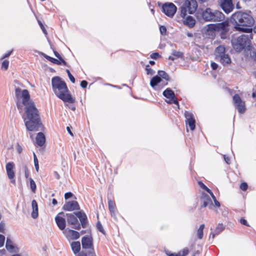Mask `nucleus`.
Masks as SVG:
<instances>
[{"label": "nucleus", "mask_w": 256, "mask_h": 256, "mask_svg": "<svg viewBox=\"0 0 256 256\" xmlns=\"http://www.w3.org/2000/svg\"><path fill=\"white\" fill-rule=\"evenodd\" d=\"M23 105L25 106V116H23L26 127L28 131H38L41 125L39 112L34 102L30 100L29 92H23Z\"/></svg>", "instance_id": "obj_1"}, {"label": "nucleus", "mask_w": 256, "mask_h": 256, "mask_svg": "<svg viewBox=\"0 0 256 256\" xmlns=\"http://www.w3.org/2000/svg\"><path fill=\"white\" fill-rule=\"evenodd\" d=\"M250 13V12H246L238 11L232 15L230 22L234 26L236 30L244 32H252L254 20Z\"/></svg>", "instance_id": "obj_2"}, {"label": "nucleus", "mask_w": 256, "mask_h": 256, "mask_svg": "<svg viewBox=\"0 0 256 256\" xmlns=\"http://www.w3.org/2000/svg\"><path fill=\"white\" fill-rule=\"evenodd\" d=\"M52 85L54 93L60 99L70 104L74 102V99L69 93L66 83L60 77L55 76L52 78Z\"/></svg>", "instance_id": "obj_3"}, {"label": "nucleus", "mask_w": 256, "mask_h": 256, "mask_svg": "<svg viewBox=\"0 0 256 256\" xmlns=\"http://www.w3.org/2000/svg\"><path fill=\"white\" fill-rule=\"evenodd\" d=\"M248 34H242L237 38L236 40H233L232 44L234 48L238 52H240L243 49L250 50L251 40L252 38V32H248Z\"/></svg>", "instance_id": "obj_4"}, {"label": "nucleus", "mask_w": 256, "mask_h": 256, "mask_svg": "<svg viewBox=\"0 0 256 256\" xmlns=\"http://www.w3.org/2000/svg\"><path fill=\"white\" fill-rule=\"evenodd\" d=\"M202 18L206 22H222L224 20V14L220 11L206 8L202 14Z\"/></svg>", "instance_id": "obj_5"}, {"label": "nucleus", "mask_w": 256, "mask_h": 256, "mask_svg": "<svg viewBox=\"0 0 256 256\" xmlns=\"http://www.w3.org/2000/svg\"><path fill=\"white\" fill-rule=\"evenodd\" d=\"M176 6L172 2H166L162 6V12L168 16L172 18L176 12Z\"/></svg>", "instance_id": "obj_6"}, {"label": "nucleus", "mask_w": 256, "mask_h": 256, "mask_svg": "<svg viewBox=\"0 0 256 256\" xmlns=\"http://www.w3.org/2000/svg\"><path fill=\"white\" fill-rule=\"evenodd\" d=\"M233 101L235 107L237 108L240 114H244L246 111L245 102L241 99L238 94H235L233 96Z\"/></svg>", "instance_id": "obj_7"}, {"label": "nucleus", "mask_w": 256, "mask_h": 256, "mask_svg": "<svg viewBox=\"0 0 256 256\" xmlns=\"http://www.w3.org/2000/svg\"><path fill=\"white\" fill-rule=\"evenodd\" d=\"M82 245L83 249H88V251L92 250H94L93 245V240L90 236H84L82 238Z\"/></svg>", "instance_id": "obj_8"}, {"label": "nucleus", "mask_w": 256, "mask_h": 256, "mask_svg": "<svg viewBox=\"0 0 256 256\" xmlns=\"http://www.w3.org/2000/svg\"><path fill=\"white\" fill-rule=\"evenodd\" d=\"M15 165L13 162H9L6 164V169L8 178L10 180V182L15 184L16 180L14 179L15 176V172L14 170Z\"/></svg>", "instance_id": "obj_9"}, {"label": "nucleus", "mask_w": 256, "mask_h": 256, "mask_svg": "<svg viewBox=\"0 0 256 256\" xmlns=\"http://www.w3.org/2000/svg\"><path fill=\"white\" fill-rule=\"evenodd\" d=\"M184 116L186 124L188 125L192 130H194L196 128V120L193 114L190 112L186 111L184 112Z\"/></svg>", "instance_id": "obj_10"}, {"label": "nucleus", "mask_w": 256, "mask_h": 256, "mask_svg": "<svg viewBox=\"0 0 256 256\" xmlns=\"http://www.w3.org/2000/svg\"><path fill=\"white\" fill-rule=\"evenodd\" d=\"M220 6L222 10L227 14L230 12L234 8L232 0H220Z\"/></svg>", "instance_id": "obj_11"}, {"label": "nucleus", "mask_w": 256, "mask_h": 256, "mask_svg": "<svg viewBox=\"0 0 256 256\" xmlns=\"http://www.w3.org/2000/svg\"><path fill=\"white\" fill-rule=\"evenodd\" d=\"M62 209L64 210L71 212L75 210H80V206L76 201L71 200L67 202L64 205Z\"/></svg>", "instance_id": "obj_12"}, {"label": "nucleus", "mask_w": 256, "mask_h": 256, "mask_svg": "<svg viewBox=\"0 0 256 256\" xmlns=\"http://www.w3.org/2000/svg\"><path fill=\"white\" fill-rule=\"evenodd\" d=\"M200 201L202 203L201 207H206L208 206L210 209H212L214 207V205L212 200L208 194L203 193L200 198Z\"/></svg>", "instance_id": "obj_13"}, {"label": "nucleus", "mask_w": 256, "mask_h": 256, "mask_svg": "<svg viewBox=\"0 0 256 256\" xmlns=\"http://www.w3.org/2000/svg\"><path fill=\"white\" fill-rule=\"evenodd\" d=\"M184 4L188 8L190 14H194L198 7L197 2L196 0H186Z\"/></svg>", "instance_id": "obj_14"}, {"label": "nucleus", "mask_w": 256, "mask_h": 256, "mask_svg": "<svg viewBox=\"0 0 256 256\" xmlns=\"http://www.w3.org/2000/svg\"><path fill=\"white\" fill-rule=\"evenodd\" d=\"M74 214L80 220L82 227L86 228L88 224V218L86 214L81 211L76 212Z\"/></svg>", "instance_id": "obj_15"}, {"label": "nucleus", "mask_w": 256, "mask_h": 256, "mask_svg": "<svg viewBox=\"0 0 256 256\" xmlns=\"http://www.w3.org/2000/svg\"><path fill=\"white\" fill-rule=\"evenodd\" d=\"M66 238L70 240H77L80 236V234L72 230H66L63 232Z\"/></svg>", "instance_id": "obj_16"}, {"label": "nucleus", "mask_w": 256, "mask_h": 256, "mask_svg": "<svg viewBox=\"0 0 256 256\" xmlns=\"http://www.w3.org/2000/svg\"><path fill=\"white\" fill-rule=\"evenodd\" d=\"M24 90L28 92V91L27 90H22L21 89L19 88H17L15 89V96L16 97L17 99L18 100L20 98H22V104H20V102H18L16 104L18 108L20 110H22V105L24 98L23 96V92Z\"/></svg>", "instance_id": "obj_17"}, {"label": "nucleus", "mask_w": 256, "mask_h": 256, "mask_svg": "<svg viewBox=\"0 0 256 256\" xmlns=\"http://www.w3.org/2000/svg\"><path fill=\"white\" fill-rule=\"evenodd\" d=\"M224 230V226L222 224H218L216 226L215 230L213 232H211L210 236V239L214 240L216 235H218Z\"/></svg>", "instance_id": "obj_18"}, {"label": "nucleus", "mask_w": 256, "mask_h": 256, "mask_svg": "<svg viewBox=\"0 0 256 256\" xmlns=\"http://www.w3.org/2000/svg\"><path fill=\"white\" fill-rule=\"evenodd\" d=\"M55 220L58 228L60 230H64L66 226V222L64 218L57 216L55 218Z\"/></svg>", "instance_id": "obj_19"}, {"label": "nucleus", "mask_w": 256, "mask_h": 256, "mask_svg": "<svg viewBox=\"0 0 256 256\" xmlns=\"http://www.w3.org/2000/svg\"><path fill=\"white\" fill-rule=\"evenodd\" d=\"M214 26L216 27L218 30H222V33H226L228 30V22L227 21L222 22L218 24L216 26Z\"/></svg>", "instance_id": "obj_20"}, {"label": "nucleus", "mask_w": 256, "mask_h": 256, "mask_svg": "<svg viewBox=\"0 0 256 256\" xmlns=\"http://www.w3.org/2000/svg\"><path fill=\"white\" fill-rule=\"evenodd\" d=\"M46 142V138L44 134L40 132L37 134L36 137V143L38 146H42Z\"/></svg>", "instance_id": "obj_21"}, {"label": "nucleus", "mask_w": 256, "mask_h": 256, "mask_svg": "<svg viewBox=\"0 0 256 256\" xmlns=\"http://www.w3.org/2000/svg\"><path fill=\"white\" fill-rule=\"evenodd\" d=\"M225 54L226 48L224 46H219L216 48L214 54L216 59H218L220 57H222V56H223Z\"/></svg>", "instance_id": "obj_22"}, {"label": "nucleus", "mask_w": 256, "mask_h": 256, "mask_svg": "<svg viewBox=\"0 0 256 256\" xmlns=\"http://www.w3.org/2000/svg\"><path fill=\"white\" fill-rule=\"evenodd\" d=\"M108 209L110 212L111 216L115 218L116 213V207L114 202L108 198Z\"/></svg>", "instance_id": "obj_23"}, {"label": "nucleus", "mask_w": 256, "mask_h": 256, "mask_svg": "<svg viewBox=\"0 0 256 256\" xmlns=\"http://www.w3.org/2000/svg\"><path fill=\"white\" fill-rule=\"evenodd\" d=\"M223 66H226L231 63L230 58L228 54H225L222 56L218 58Z\"/></svg>", "instance_id": "obj_24"}, {"label": "nucleus", "mask_w": 256, "mask_h": 256, "mask_svg": "<svg viewBox=\"0 0 256 256\" xmlns=\"http://www.w3.org/2000/svg\"><path fill=\"white\" fill-rule=\"evenodd\" d=\"M32 217L33 218H36L38 216V206L36 200H34L32 202Z\"/></svg>", "instance_id": "obj_25"}, {"label": "nucleus", "mask_w": 256, "mask_h": 256, "mask_svg": "<svg viewBox=\"0 0 256 256\" xmlns=\"http://www.w3.org/2000/svg\"><path fill=\"white\" fill-rule=\"evenodd\" d=\"M67 222L69 224L75 225L78 222L76 216L72 214H66Z\"/></svg>", "instance_id": "obj_26"}, {"label": "nucleus", "mask_w": 256, "mask_h": 256, "mask_svg": "<svg viewBox=\"0 0 256 256\" xmlns=\"http://www.w3.org/2000/svg\"><path fill=\"white\" fill-rule=\"evenodd\" d=\"M163 96L167 98H175L176 96L172 90L170 88H167L162 92Z\"/></svg>", "instance_id": "obj_27"}, {"label": "nucleus", "mask_w": 256, "mask_h": 256, "mask_svg": "<svg viewBox=\"0 0 256 256\" xmlns=\"http://www.w3.org/2000/svg\"><path fill=\"white\" fill-rule=\"evenodd\" d=\"M72 249L74 254L79 253L80 250V242H74L71 244Z\"/></svg>", "instance_id": "obj_28"}, {"label": "nucleus", "mask_w": 256, "mask_h": 256, "mask_svg": "<svg viewBox=\"0 0 256 256\" xmlns=\"http://www.w3.org/2000/svg\"><path fill=\"white\" fill-rule=\"evenodd\" d=\"M6 248L10 252H15V250H14L15 246H14L12 242L8 238H6Z\"/></svg>", "instance_id": "obj_29"}, {"label": "nucleus", "mask_w": 256, "mask_h": 256, "mask_svg": "<svg viewBox=\"0 0 256 256\" xmlns=\"http://www.w3.org/2000/svg\"><path fill=\"white\" fill-rule=\"evenodd\" d=\"M162 81L161 78L158 76H154L150 80V85L152 87L154 88Z\"/></svg>", "instance_id": "obj_30"}, {"label": "nucleus", "mask_w": 256, "mask_h": 256, "mask_svg": "<svg viewBox=\"0 0 256 256\" xmlns=\"http://www.w3.org/2000/svg\"><path fill=\"white\" fill-rule=\"evenodd\" d=\"M77 256H96L94 250H92L91 251H81L77 254Z\"/></svg>", "instance_id": "obj_31"}, {"label": "nucleus", "mask_w": 256, "mask_h": 256, "mask_svg": "<svg viewBox=\"0 0 256 256\" xmlns=\"http://www.w3.org/2000/svg\"><path fill=\"white\" fill-rule=\"evenodd\" d=\"M204 224H202L200 225L199 228L197 230V236L198 239L202 240L203 238V234H204Z\"/></svg>", "instance_id": "obj_32"}, {"label": "nucleus", "mask_w": 256, "mask_h": 256, "mask_svg": "<svg viewBox=\"0 0 256 256\" xmlns=\"http://www.w3.org/2000/svg\"><path fill=\"white\" fill-rule=\"evenodd\" d=\"M196 23L194 19L192 16H188L186 20V24L190 27H193Z\"/></svg>", "instance_id": "obj_33"}, {"label": "nucleus", "mask_w": 256, "mask_h": 256, "mask_svg": "<svg viewBox=\"0 0 256 256\" xmlns=\"http://www.w3.org/2000/svg\"><path fill=\"white\" fill-rule=\"evenodd\" d=\"M248 51H250V57L253 60L256 62V50L252 47Z\"/></svg>", "instance_id": "obj_34"}, {"label": "nucleus", "mask_w": 256, "mask_h": 256, "mask_svg": "<svg viewBox=\"0 0 256 256\" xmlns=\"http://www.w3.org/2000/svg\"><path fill=\"white\" fill-rule=\"evenodd\" d=\"M158 76L160 77V78H162L166 80H168L169 79L168 75L164 71L159 70L158 72Z\"/></svg>", "instance_id": "obj_35"}, {"label": "nucleus", "mask_w": 256, "mask_h": 256, "mask_svg": "<svg viewBox=\"0 0 256 256\" xmlns=\"http://www.w3.org/2000/svg\"><path fill=\"white\" fill-rule=\"evenodd\" d=\"M172 54L176 58H182L184 56V54L182 52L174 50H172Z\"/></svg>", "instance_id": "obj_36"}, {"label": "nucleus", "mask_w": 256, "mask_h": 256, "mask_svg": "<svg viewBox=\"0 0 256 256\" xmlns=\"http://www.w3.org/2000/svg\"><path fill=\"white\" fill-rule=\"evenodd\" d=\"M29 180H30V189H31L32 191L34 193L36 192V184L32 178H30Z\"/></svg>", "instance_id": "obj_37"}, {"label": "nucleus", "mask_w": 256, "mask_h": 256, "mask_svg": "<svg viewBox=\"0 0 256 256\" xmlns=\"http://www.w3.org/2000/svg\"><path fill=\"white\" fill-rule=\"evenodd\" d=\"M168 99H169V100H166L167 103H168L169 104H176V106L178 108H179L178 102L176 97H175V98H168Z\"/></svg>", "instance_id": "obj_38"}, {"label": "nucleus", "mask_w": 256, "mask_h": 256, "mask_svg": "<svg viewBox=\"0 0 256 256\" xmlns=\"http://www.w3.org/2000/svg\"><path fill=\"white\" fill-rule=\"evenodd\" d=\"M188 11V8L183 4L181 7V16L182 17L184 18L186 15V12Z\"/></svg>", "instance_id": "obj_39"}, {"label": "nucleus", "mask_w": 256, "mask_h": 256, "mask_svg": "<svg viewBox=\"0 0 256 256\" xmlns=\"http://www.w3.org/2000/svg\"><path fill=\"white\" fill-rule=\"evenodd\" d=\"M34 160L36 170L38 172L39 170L38 161L34 152Z\"/></svg>", "instance_id": "obj_40"}, {"label": "nucleus", "mask_w": 256, "mask_h": 256, "mask_svg": "<svg viewBox=\"0 0 256 256\" xmlns=\"http://www.w3.org/2000/svg\"><path fill=\"white\" fill-rule=\"evenodd\" d=\"M146 70L148 74L153 75L155 73V72L150 68L149 65L146 66Z\"/></svg>", "instance_id": "obj_41"}, {"label": "nucleus", "mask_w": 256, "mask_h": 256, "mask_svg": "<svg viewBox=\"0 0 256 256\" xmlns=\"http://www.w3.org/2000/svg\"><path fill=\"white\" fill-rule=\"evenodd\" d=\"M96 228H97L98 230L100 232H101L103 234H104V228L102 227V224H101V223L100 222H97V224H96Z\"/></svg>", "instance_id": "obj_42"}, {"label": "nucleus", "mask_w": 256, "mask_h": 256, "mask_svg": "<svg viewBox=\"0 0 256 256\" xmlns=\"http://www.w3.org/2000/svg\"><path fill=\"white\" fill-rule=\"evenodd\" d=\"M9 62L7 60H4L2 62V68L4 70H6L8 67Z\"/></svg>", "instance_id": "obj_43"}, {"label": "nucleus", "mask_w": 256, "mask_h": 256, "mask_svg": "<svg viewBox=\"0 0 256 256\" xmlns=\"http://www.w3.org/2000/svg\"><path fill=\"white\" fill-rule=\"evenodd\" d=\"M66 72L68 74V76L72 83L75 82V78L74 76L71 74L70 71L68 70H66Z\"/></svg>", "instance_id": "obj_44"}, {"label": "nucleus", "mask_w": 256, "mask_h": 256, "mask_svg": "<svg viewBox=\"0 0 256 256\" xmlns=\"http://www.w3.org/2000/svg\"><path fill=\"white\" fill-rule=\"evenodd\" d=\"M160 30L161 34L163 36L166 35V27L163 26H161L160 27Z\"/></svg>", "instance_id": "obj_45"}, {"label": "nucleus", "mask_w": 256, "mask_h": 256, "mask_svg": "<svg viewBox=\"0 0 256 256\" xmlns=\"http://www.w3.org/2000/svg\"><path fill=\"white\" fill-rule=\"evenodd\" d=\"M188 250L187 248H185L182 250L180 251L179 254H180L181 256H186L188 254Z\"/></svg>", "instance_id": "obj_46"}, {"label": "nucleus", "mask_w": 256, "mask_h": 256, "mask_svg": "<svg viewBox=\"0 0 256 256\" xmlns=\"http://www.w3.org/2000/svg\"><path fill=\"white\" fill-rule=\"evenodd\" d=\"M248 186L246 182H242L240 185V188L242 190L245 191L247 190Z\"/></svg>", "instance_id": "obj_47"}, {"label": "nucleus", "mask_w": 256, "mask_h": 256, "mask_svg": "<svg viewBox=\"0 0 256 256\" xmlns=\"http://www.w3.org/2000/svg\"><path fill=\"white\" fill-rule=\"evenodd\" d=\"M5 237L4 236L0 234V248L2 247L4 242Z\"/></svg>", "instance_id": "obj_48"}, {"label": "nucleus", "mask_w": 256, "mask_h": 256, "mask_svg": "<svg viewBox=\"0 0 256 256\" xmlns=\"http://www.w3.org/2000/svg\"><path fill=\"white\" fill-rule=\"evenodd\" d=\"M24 172L25 177L26 178H28L29 174H30V172L28 170V168H27V166H24Z\"/></svg>", "instance_id": "obj_49"}, {"label": "nucleus", "mask_w": 256, "mask_h": 256, "mask_svg": "<svg viewBox=\"0 0 256 256\" xmlns=\"http://www.w3.org/2000/svg\"><path fill=\"white\" fill-rule=\"evenodd\" d=\"M160 55L158 53V52H154V53H152V54H150V57L152 58V59H154V60H156L158 58L160 57Z\"/></svg>", "instance_id": "obj_50"}, {"label": "nucleus", "mask_w": 256, "mask_h": 256, "mask_svg": "<svg viewBox=\"0 0 256 256\" xmlns=\"http://www.w3.org/2000/svg\"><path fill=\"white\" fill-rule=\"evenodd\" d=\"M73 194L71 192H66L64 194V198L66 200H68L70 198H72Z\"/></svg>", "instance_id": "obj_51"}, {"label": "nucleus", "mask_w": 256, "mask_h": 256, "mask_svg": "<svg viewBox=\"0 0 256 256\" xmlns=\"http://www.w3.org/2000/svg\"><path fill=\"white\" fill-rule=\"evenodd\" d=\"M212 198L214 201V206L216 207H220V203L216 200V196H214L212 197Z\"/></svg>", "instance_id": "obj_52"}, {"label": "nucleus", "mask_w": 256, "mask_h": 256, "mask_svg": "<svg viewBox=\"0 0 256 256\" xmlns=\"http://www.w3.org/2000/svg\"><path fill=\"white\" fill-rule=\"evenodd\" d=\"M88 82L86 81V80H82L81 82H80V86L82 88H86L87 86H88Z\"/></svg>", "instance_id": "obj_53"}, {"label": "nucleus", "mask_w": 256, "mask_h": 256, "mask_svg": "<svg viewBox=\"0 0 256 256\" xmlns=\"http://www.w3.org/2000/svg\"><path fill=\"white\" fill-rule=\"evenodd\" d=\"M240 222L243 224V225H244V226H249V225L246 221V220L242 218L240 219Z\"/></svg>", "instance_id": "obj_54"}, {"label": "nucleus", "mask_w": 256, "mask_h": 256, "mask_svg": "<svg viewBox=\"0 0 256 256\" xmlns=\"http://www.w3.org/2000/svg\"><path fill=\"white\" fill-rule=\"evenodd\" d=\"M211 67H212V68L213 70H216V68H218V64L214 62H212L211 63Z\"/></svg>", "instance_id": "obj_55"}, {"label": "nucleus", "mask_w": 256, "mask_h": 256, "mask_svg": "<svg viewBox=\"0 0 256 256\" xmlns=\"http://www.w3.org/2000/svg\"><path fill=\"white\" fill-rule=\"evenodd\" d=\"M72 228L76 230H80L81 228L82 225L80 224L79 223H76V224H75V225H73Z\"/></svg>", "instance_id": "obj_56"}, {"label": "nucleus", "mask_w": 256, "mask_h": 256, "mask_svg": "<svg viewBox=\"0 0 256 256\" xmlns=\"http://www.w3.org/2000/svg\"><path fill=\"white\" fill-rule=\"evenodd\" d=\"M4 224L3 222L0 223V232L4 233Z\"/></svg>", "instance_id": "obj_57"}, {"label": "nucleus", "mask_w": 256, "mask_h": 256, "mask_svg": "<svg viewBox=\"0 0 256 256\" xmlns=\"http://www.w3.org/2000/svg\"><path fill=\"white\" fill-rule=\"evenodd\" d=\"M12 50H10V52H8L5 54L1 58V59H4L6 58H8V57L12 54Z\"/></svg>", "instance_id": "obj_58"}, {"label": "nucleus", "mask_w": 256, "mask_h": 256, "mask_svg": "<svg viewBox=\"0 0 256 256\" xmlns=\"http://www.w3.org/2000/svg\"><path fill=\"white\" fill-rule=\"evenodd\" d=\"M198 186L202 189L204 190L206 188V186H205V184L202 183V182H198Z\"/></svg>", "instance_id": "obj_59"}, {"label": "nucleus", "mask_w": 256, "mask_h": 256, "mask_svg": "<svg viewBox=\"0 0 256 256\" xmlns=\"http://www.w3.org/2000/svg\"><path fill=\"white\" fill-rule=\"evenodd\" d=\"M16 150H17V152H18V153L20 154L22 152V146H20L19 144H18L16 146Z\"/></svg>", "instance_id": "obj_60"}, {"label": "nucleus", "mask_w": 256, "mask_h": 256, "mask_svg": "<svg viewBox=\"0 0 256 256\" xmlns=\"http://www.w3.org/2000/svg\"><path fill=\"white\" fill-rule=\"evenodd\" d=\"M54 54L55 56L58 60H61L62 59V56H60V55L59 54V53L58 52H57L56 51L54 50Z\"/></svg>", "instance_id": "obj_61"}, {"label": "nucleus", "mask_w": 256, "mask_h": 256, "mask_svg": "<svg viewBox=\"0 0 256 256\" xmlns=\"http://www.w3.org/2000/svg\"><path fill=\"white\" fill-rule=\"evenodd\" d=\"M50 61L52 62L53 64H56V63H58V60L51 57Z\"/></svg>", "instance_id": "obj_62"}, {"label": "nucleus", "mask_w": 256, "mask_h": 256, "mask_svg": "<svg viewBox=\"0 0 256 256\" xmlns=\"http://www.w3.org/2000/svg\"><path fill=\"white\" fill-rule=\"evenodd\" d=\"M224 160L228 164H229L230 162V159L228 157L226 156H224Z\"/></svg>", "instance_id": "obj_63"}, {"label": "nucleus", "mask_w": 256, "mask_h": 256, "mask_svg": "<svg viewBox=\"0 0 256 256\" xmlns=\"http://www.w3.org/2000/svg\"><path fill=\"white\" fill-rule=\"evenodd\" d=\"M204 190L210 194L212 198L214 196V194L208 187H206V188H205Z\"/></svg>", "instance_id": "obj_64"}]
</instances>
